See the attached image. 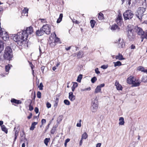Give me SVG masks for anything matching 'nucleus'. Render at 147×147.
<instances>
[{"instance_id": "bb28decb", "label": "nucleus", "mask_w": 147, "mask_h": 147, "mask_svg": "<svg viewBox=\"0 0 147 147\" xmlns=\"http://www.w3.org/2000/svg\"><path fill=\"white\" fill-rule=\"evenodd\" d=\"M113 63L114 64V66L115 67L117 66H120L122 65L120 61H117L116 62H114Z\"/></svg>"}, {"instance_id": "9b49d317", "label": "nucleus", "mask_w": 147, "mask_h": 147, "mask_svg": "<svg viewBox=\"0 0 147 147\" xmlns=\"http://www.w3.org/2000/svg\"><path fill=\"white\" fill-rule=\"evenodd\" d=\"M136 31L138 35H142L144 34V32L141 28L137 27L136 28Z\"/></svg>"}, {"instance_id": "7ed1b4c3", "label": "nucleus", "mask_w": 147, "mask_h": 147, "mask_svg": "<svg viewBox=\"0 0 147 147\" xmlns=\"http://www.w3.org/2000/svg\"><path fill=\"white\" fill-rule=\"evenodd\" d=\"M133 26L128 25L127 26V34L128 38L131 40H132L135 38V35L134 34V30Z\"/></svg>"}, {"instance_id": "4d7b16f0", "label": "nucleus", "mask_w": 147, "mask_h": 147, "mask_svg": "<svg viewBox=\"0 0 147 147\" xmlns=\"http://www.w3.org/2000/svg\"><path fill=\"white\" fill-rule=\"evenodd\" d=\"M126 0V3L127 4H128L129 5H130L131 4V0Z\"/></svg>"}, {"instance_id": "ddd939ff", "label": "nucleus", "mask_w": 147, "mask_h": 147, "mask_svg": "<svg viewBox=\"0 0 147 147\" xmlns=\"http://www.w3.org/2000/svg\"><path fill=\"white\" fill-rule=\"evenodd\" d=\"M44 33L43 30H42V28H41L40 30H38L36 32V35L38 36H40L44 34Z\"/></svg>"}, {"instance_id": "0eeeda50", "label": "nucleus", "mask_w": 147, "mask_h": 147, "mask_svg": "<svg viewBox=\"0 0 147 147\" xmlns=\"http://www.w3.org/2000/svg\"><path fill=\"white\" fill-rule=\"evenodd\" d=\"M145 8L142 7L138 8L136 12V15L140 20L142 19V17L144 15V13L145 11Z\"/></svg>"}, {"instance_id": "de8ad7c7", "label": "nucleus", "mask_w": 147, "mask_h": 147, "mask_svg": "<svg viewBox=\"0 0 147 147\" xmlns=\"http://www.w3.org/2000/svg\"><path fill=\"white\" fill-rule=\"evenodd\" d=\"M95 73L97 74H98L100 73V71H99L98 69V68H96L95 69Z\"/></svg>"}, {"instance_id": "4c0bfd02", "label": "nucleus", "mask_w": 147, "mask_h": 147, "mask_svg": "<svg viewBox=\"0 0 147 147\" xmlns=\"http://www.w3.org/2000/svg\"><path fill=\"white\" fill-rule=\"evenodd\" d=\"M56 131V127H53L51 130V133L52 134H53Z\"/></svg>"}, {"instance_id": "c756f323", "label": "nucleus", "mask_w": 147, "mask_h": 147, "mask_svg": "<svg viewBox=\"0 0 147 147\" xmlns=\"http://www.w3.org/2000/svg\"><path fill=\"white\" fill-rule=\"evenodd\" d=\"M98 18L99 20H102L103 18V14L102 13H100L98 14Z\"/></svg>"}, {"instance_id": "e2e57ef3", "label": "nucleus", "mask_w": 147, "mask_h": 147, "mask_svg": "<svg viewBox=\"0 0 147 147\" xmlns=\"http://www.w3.org/2000/svg\"><path fill=\"white\" fill-rule=\"evenodd\" d=\"M71 48V46H70L68 47H66L65 48V49L67 50V51H68V50H69Z\"/></svg>"}, {"instance_id": "052dcab7", "label": "nucleus", "mask_w": 147, "mask_h": 147, "mask_svg": "<svg viewBox=\"0 0 147 147\" xmlns=\"http://www.w3.org/2000/svg\"><path fill=\"white\" fill-rule=\"evenodd\" d=\"M135 48V46L133 45H132L131 46V49H134Z\"/></svg>"}, {"instance_id": "423d86ee", "label": "nucleus", "mask_w": 147, "mask_h": 147, "mask_svg": "<svg viewBox=\"0 0 147 147\" xmlns=\"http://www.w3.org/2000/svg\"><path fill=\"white\" fill-rule=\"evenodd\" d=\"M134 15V14H133V12L130 10L126 11L123 14L124 19L125 20L131 19Z\"/></svg>"}, {"instance_id": "72a5a7b5", "label": "nucleus", "mask_w": 147, "mask_h": 147, "mask_svg": "<svg viewBox=\"0 0 147 147\" xmlns=\"http://www.w3.org/2000/svg\"><path fill=\"white\" fill-rule=\"evenodd\" d=\"M83 54V53L82 52L79 51L78 54L77 56L79 58L82 57Z\"/></svg>"}, {"instance_id": "4be33fe9", "label": "nucleus", "mask_w": 147, "mask_h": 147, "mask_svg": "<svg viewBox=\"0 0 147 147\" xmlns=\"http://www.w3.org/2000/svg\"><path fill=\"white\" fill-rule=\"evenodd\" d=\"M3 41L0 40V53L2 51H3Z\"/></svg>"}, {"instance_id": "b1692460", "label": "nucleus", "mask_w": 147, "mask_h": 147, "mask_svg": "<svg viewBox=\"0 0 147 147\" xmlns=\"http://www.w3.org/2000/svg\"><path fill=\"white\" fill-rule=\"evenodd\" d=\"M1 129L2 130L5 132V133H7V129L6 127L4 125H2L1 126Z\"/></svg>"}, {"instance_id": "9d476101", "label": "nucleus", "mask_w": 147, "mask_h": 147, "mask_svg": "<svg viewBox=\"0 0 147 147\" xmlns=\"http://www.w3.org/2000/svg\"><path fill=\"white\" fill-rule=\"evenodd\" d=\"M115 42L117 43L118 42V47L119 48H123L125 46V44L123 42V40L121 39L120 38H119L118 41Z\"/></svg>"}, {"instance_id": "5fc2aeb1", "label": "nucleus", "mask_w": 147, "mask_h": 147, "mask_svg": "<svg viewBox=\"0 0 147 147\" xmlns=\"http://www.w3.org/2000/svg\"><path fill=\"white\" fill-rule=\"evenodd\" d=\"M101 145V143H98L96 144V147H100Z\"/></svg>"}, {"instance_id": "6e6d98bb", "label": "nucleus", "mask_w": 147, "mask_h": 147, "mask_svg": "<svg viewBox=\"0 0 147 147\" xmlns=\"http://www.w3.org/2000/svg\"><path fill=\"white\" fill-rule=\"evenodd\" d=\"M32 114L31 113H30V115L27 117L28 118V119H31V118L32 117Z\"/></svg>"}, {"instance_id": "c03bdc74", "label": "nucleus", "mask_w": 147, "mask_h": 147, "mask_svg": "<svg viewBox=\"0 0 147 147\" xmlns=\"http://www.w3.org/2000/svg\"><path fill=\"white\" fill-rule=\"evenodd\" d=\"M108 67V65H103L101 66V68L103 69H107Z\"/></svg>"}, {"instance_id": "e433bc0d", "label": "nucleus", "mask_w": 147, "mask_h": 147, "mask_svg": "<svg viewBox=\"0 0 147 147\" xmlns=\"http://www.w3.org/2000/svg\"><path fill=\"white\" fill-rule=\"evenodd\" d=\"M97 80L96 78L94 76L92 78L91 81L92 83H94Z\"/></svg>"}, {"instance_id": "13d9d810", "label": "nucleus", "mask_w": 147, "mask_h": 147, "mask_svg": "<svg viewBox=\"0 0 147 147\" xmlns=\"http://www.w3.org/2000/svg\"><path fill=\"white\" fill-rule=\"evenodd\" d=\"M18 132H19V131H18L17 130L15 131V136L17 135V136H18Z\"/></svg>"}, {"instance_id": "412c9836", "label": "nucleus", "mask_w": 147, "mask_h": 147, "mask_svg": "<svg viewBox=\"0 0 147 147\" xmlns=\"http://www.w3.org/2000/svg\"><path fill=\"white\" fill-rule=\"evenodd\" d=\"M111 29L112 30H118L119 29L117 25L116 24H114L111 26Z\"/></svg>"}, {"instance_id": "a211bd4d", "label": "nucleus", "mask_w": 147, "mask_h": 147, "mask_svg": "<svg viewBox=\"0 0 147 147\" xmlns=\"http://www.w3.org/2000/svg\"><path fill=\"white\" fill-rule=\"evenodd\" d=\"M119 125H123L125 123L124 119L123 117H120L119 119Z\"/></svg>"}, {"instance_id": "f257e3e1", "label": "nucleus", "mask_w": 147, "mask_h": 147, "mask_svg": "<svg viewBox=\"0 0 147 147\" xmlns=\"http://www.w3.org/2000/svg\"><path fill=\"white\" fill-rule=\"evenodd\" d=\"M33 28L31 26L26 28L25 30L17 33L13 37V40L19 46H22L23 42L27 39L28 35L33 32Z\"/></svg>"}, {"instance_id": "49530a36", "label": "nucleus", "mask_w": 147, "mask_h": 147, "mask_svg": "<svg viewBox=\"0 0 147 147\" xmlns=\"http://www.w3.org/2000/svg\"><path fill=\"white\" fill-rule=\"evenodd\" d=\"M40 20L41 22L42 23H46L47 22L46 20L45 19H40Z\"/></svg>"}, {"instance_id": "6ab92c4d", "label": "nucleus", "mask_w": 147, "mask_h": 147, "mask_svg": "<svg viewBox=\"0 0 147 147\" xmlns=\"http://www.w3.org/2000/svg\"><path fill=\"white\" fill-rule=\"evenodd\" d=\"M11 101L12 102H13L18 104H20L21 103V101L20 100H17L14 98L11 99Z\"/></svg>"}, {"instance_id": "f03ea898", "label": "nucleus", "mask_w": 147, "mask_h": 147, "mask_svg": "<svg viewBox=\"0 0 147 147\" xmlns=\"http://www.w3.org/2000/svg\"><path fill=\"white\" fill-rule=\"evenodd\" d=\"M3 57L5 59L11 60V59L12 58V49L10 47H7L5 48Z\"/></svg>"}, {"instance_id": "7c9ffc66", "label": "nucleus", "mask_w": 147, "mask_h": 147, "mask_svg": "<svg viewBox=\"0 0 147 147\" xmlns=\"http://www.w3.org/2000/svg\"><path fill=\"white\" fill-rule=\"evenodd\" d=\"M28 9L27 8H24V9L22 11V13H24V14H26L27 16V13Z\"/></svg>"}, {"instance_id": "20e7f679", "label": "nucleus", "mask_w": 147, "mask_h": 147, "mask_svg": "<svg viewBox=\"0 0 147 147\" xmlns=\"http://www.w3.org/2000/svg\"><path fill=\"white\" fill-rule=\"evenodd\" d=\"M127 82L129 84H132L133 86L134 87L139 86L141 83L140 81H138V80L136 81L132 76H130L127 78Z\"/></svg>"}, {"instance_id": "3c124183", "label": "nucleus", "mask_w": 147, "mask_h": 147, "mask_svg": "<svg viewBox=\"0 0 147 147\" xmlns=\"http://www.w3.org/2000/svg\"><path fill=\"white\" fill-rule=\"evenodd\" d=\"M46 123V120L44 119H42L41 120V123L42 125H43L44 123Z\"/></svg>"}, {"instance_id": "8fccbe9b", "label": "nucleus", "mask_w": 147, "mask_h": 147, "mask_svg": "<svg viewBox=\"0 0 147 147\" xmlns=\"http://www.w3.org/2000/svg\"><path fill=\"white\" fill-rule=\"evenodd\" d=\"M47 107L48 108H50L51 107V105L49 102H47Z\"/></svg>"}, {"instance_id": "f3484780", "label": "nucleus", "mask_w": 147, "mask_h": 147, "mask_svg": "<svg viewBox=\"0 0 147 147\" xmlns=\"http://www.w3.org/2000/svg\"><path fill=\"white\" fill-rule=\"evenodd\" d=\"M38 124V122H33L31 125L30 129L31 130H33L35 127V125Z\"/></svg>"}, {"instance_id": "09e8293b", "label": "nucleus", "mask_w": 147, "mask_h": 147, "mask_svg": "<svg viewBox=\"0 0 147 147\" xmlns=\"http://www.w3.org/2000/svg\"><path fill=\"white\" fill-rule=\"evenodd\" d=\"M20 136L22 137H23L24 136L25 137V134H24V131H22L21 133Z\"/></svg>"}, {"instance_id": "dca6fc26", "label": "nucleus", "mask_w": 147, "mask_h": 147, "mask_svg": "<svg viewBox=\"0 0 147 147\" xmlns=\"http://www.w3.org/2000/svg\"><path fill=\"white\" fill-rule=\"evenodd\" d=\"M53 36H54V37L55 38V39L54 42H55L56 44V43H61L59 39V38L57 37L56 34L55 32L54 33V34L53 35Z\"/></svg>"}, {"instance_id": "2f4dec72", "label": "nucleus", "mask_w": 147, "mask_h": 147, "mask_svg": "<svg viewBox=\"0 0 147 147\" xmlns=\"http://www.w3.org/2000/svg\"><path fill=\"white\" fill-rule=\"evenodd\" d=\"M50 140V138H46L44 140V142L46 146H47L48 145V143L49 142Z\"/></svg>"}, {"instance_id": "c85d7f7f", "label": "nucleus", "mask_w": 147, "mask_h": 147, "mask_svg": "<svg viewBox=\"0 0 147 147\" xmlns=\"http://www.w3.org/2000/svg\"><path fill=\"white\" fill-rule=\"evenodd\" d=\"M82 74H80L79 76H78L77 79V81L79 82H81V80L82 78Z\"/></svg>"}, {"instance_id": "a19ab883", "label": "nucleus", "mask_w": 147, "mask_h": 147, "mask_svg": "<svg viewBox=\"0 0 147 147\" xmlns=\"http://www.w3.org/2000/svg\"><path fill=\"white\" fill-rule=\"evenodd\" d=\"M56 45L55 42H51L50 43V45L52 47H54Z\"/></svg>"}, {"instance_id": "37998d69", "label": "nucleus", "mask_w": 147, "mask_h": 147, "mask_svg": "<svg viewBox=\"0 0 147 147\" xmlns=\"http://www.w3.org/2000/svg\"><path fill=\"white\" fill-rule=\"evenodd\" d=\"M31 102L30 104L29 105V110L30 111H32L33 109V107L31 105Z\"/></svg>"}, {"instance_id": "1a4fd4ad", "label": "nucleus", "mask_w": 147, "mask_h": 147, "mask_svg": "<svg viewBox=\"0 0 147 147\" xmlns=\"http://www.w3.org/2000/svg\"><path fill=\"white\" fill-rule=\"evenodd\" d=\"M115 21L118 25L121 26L122 24V19L121 14L120 12L119 13Z\"/></svg>"}, {"instance_id": "2eb2a0df", "label": "nucleus", "mask_w": 147, "mask_h": 147, "mask_svg": "<svg viewBox=\"0 0 147 147\" xmlns=\"http://www.w3.org/2000/svg\"><path fill=\"white\" fill-rule=\"evenodd\" d=\"M115 58L117 59H119L120 60H125V59L123 57V55L120 53H119L118 55L114 56Z\"/></svg>"}, {"instance_id": "c9c22d12", "label": "nucleus", "mask_w": 147, "mask_h": 147, "mask_svg": "<svg viewBox=\"0 0 147 147\" xmlns=\"http://www.w3.org/2000/svg\"><path fill=\"white\" fill-rule=\"evenodd\" d=\"M64 103L65 105H70V102L69 101L67 100H64Z\"/></svg>"}, {"instance_id": "864d4df0", "label": "nucleus", "mask_w": 147, "mask_h": 147, "mask_svg": "<svg viewBox=\"0 0 147 147\" xmlns=\"http://www.w3.org/2000/svg\"><path fill=\"white\" fill-rule=\"evenodd\" d=\"M34 111L36 113H38V108L37 107H35L34 109Z\"/></svg>"}, {"instance_id": "69168bd1", "label": "nucleus", "mask_w": 147, "mask_h": 147, "mask_svg": "<svg viewBox=\"0 0 147 147\" xmlns=\"http://www.w3.org/2000/svg\"><path fill=\"white\" fill-rule=\"evenodd\" d=\"M82 140V139H81V140H80V146H81L82 144V140Z\"/></svg>"}, {"instance_id": "603ef678", "label": "nucleus", "mask_w": 147, "mask_h": 147, "mask_svg": "<svg viewBox=\"0 0 147 147\" xmlns=\"http://www.w3.org/2000/svg\"><path fill=\"white\" fill-rule=\"evenodd\" d=\"M50 123H49L46 126L45 132H46L47 131V130H48L49 129Z\"/></svg>"}, {"instance_id": "4468645a", "label": "nucleus", "mask_w": 147, "mask_h": 147, "mask_svg": "<svg viewBox=\"0 0 147 147\" xmlns=\"http://www.w3.org/2000/svg\"><path fill=\"white\" fill-rule=\"evenodd\" d=\"M69 98L71 101H73L75 99V96L73 95V93L72 92H70L69 93Z\"/></svg>"}, {"instance_id": "473e14b6", "label": "nucleus", "mask_w": 147, "mask_h": 147, "mask_svg": "<svg viewBox=\"0 0 147 147\" xmlns=\"http://www.w3.org/2000/svg\"><path fill=\"white\" fill-rule=\"evenodd\" d=\"M90 23L91 24V26L92 28H93L94 27V26L95 24V22L93 20H91L90 21Z\"/></svg>"}, {"instance_id": "5701e85b", "label": "nucleus", "mask_w": 147, "mask_h": 147, "mask_svg": "<svg viewBox=\"0 0 147 147\" xmlns=\"http://www.w3.org/2000/svg\"><path fill=\"white\" fill-rule=\"evenodd\" d=\"M63 17V14L61 13L60 14L59 18L57 19V23H59L62 21V19Z\"/></svg>"}, {"instance_id": "393cba45", "label": "nucleus", "mask_w": 147, "mask_h": 147, "mask_svg": "<svg viewBox=\"0 0 147 147\" xmlns=\"http://www.w3.org/2000/svg\"><path fill=\"white\" fill-rule=\"evenodd\" d=\"M101 89L100 88L99 86H97L95 89L94 93H97L98 92H101Z\"/></svg>"}, {"instance_id": "bf43d9fd", "label": "nucleus", "mask_w": 147, "mask_h": 147, "mask_svg": "<svg viewBox=\"0 0 147 147\" xmlns=\"http://www.w3.org/2000/svg\"><path fill=\"white\" fill-rule=\"evenodd\" d=\"M105 86V84H100V85L98 86H99L100 87V88H101V87H102L104 86Z\"/></svg>"}, {"instance_id": "39448f33", "label": "nucleus", "mask_w": 147, "mask_h": 147, "mask_svg": "<svg viewBox=\"0 0 147 147\" xmlns=\"http://www.w3.org/2000/svg\"><path fill=\"white\" fill-rule=\"evenodd\" d=\"M98 101L96 98L93 99L92 101L91 109L92 112H95L96 111L98 108Z\"/></svg>"}, {"instance_id": "ea45409f", "label": "nucleus", "mask_w": 147, "mask_h": 147, "mask_svg": "<svg viewBox=\"0 0 147 147\" xmlns=\"http://www.w3.org/2000/svg\"><path fill=\"white\" fill-rule=\"evenodd\" d=\"M43 85L42 83L40 84L38 86V88L40 90H42L43 89Z\"/></svg>"}, {"instance_id": "338daca9", "label": "nucleus", "mask_w": 147, "mask_h": 147, "mask_svg": "<svg viewBox=\"0 0 147 147\" xmlns=\"http://www.w3.org/2000/svg\"><path fill=\"white\" fill-rule=\"evenodd\" d=\"M76 88L73 87V86L72 87L71 90L73 92H74V91L75 89Z\"/></svg>"}, {"instance_id": "a18cd8bd", "label": "nucleus", "mask_w": 147, "mask_h": 147, "mask_svg": "<svg viewBox=\"0 0 147 147\" xmlns=\"http://www.w3.org/2000/svg\"><path fill=\"white\" fill-rule=\"evenodd\" d=\"M73 84L72 86L75 88H76L78 86V83L76 82H73Z\"/></svg>"}, {"instance_id": "774afa93", "label": "nucleus", "mask_w": 147, "mask_h": 147, "mask_svg": "<svg viewBox=\"0 0 147 147\" xmlns=\"http://www.w3.org/2000/svg\"><path fill=\"white\" fill-rule=\"evenodd\" d=\"M3 121H0V126L2 125L3 124Z\"/></svg>"}, {"instance_id": "58836bf2", "label": "nucleus", "mask_w": 147, "mask_h": 147, "mask_svg": "<svg viewBox=\"0 0 147 147\" xmlns=\"http://www.w3.org/2000/svg\"><path fill=\"white\" fill-rule=\"evenodd\" d=\"M37 96L38 98H41V93L40 91H38L37 94Z\"/></svg>"}, {"instance_id": "f8f14e48", "label": "nucleus", "mask_w": 147, "mask_h": 147, "mask_svg": "<svg viewBox=\"0 0 147 147\" xmlns=\"http://www.w3.org/2000/svg\"><path fill=\"white\" fill-rule=\"evenodd\" d=\"M115 85L117 89L118 90H122V87L119 82L116 81L115 83Z\"/></svg>"}, {"instance_id": "6e6552de", "label": "nucleus", "mask_w": 147, "mask_h": 147, "mask_svg": "<svg viewBox=\"0 0 147 147\" xmlns=\"http://www.w3.org/2000/svg\"><path fill=\"white\" fill-rule=\"evenodd\" d=\"M42 30H43L44 33L47 34H49L51 33V27L48 24L43 25L41 27Z\"/></svg>"}, {"instance_id": "0e129e2a", "label": "nucleus", "mask_w": 147, "mask_h": 147, "mask_svg": "<svg viewBox=\"0 0 147 147\" xmlns=\"http://www.w3.org/2000/svg\"><path fill=\"white\" fill-rule=\"evenodd\" d=\"M69 141H70V139H69V138H67V139H66L65 142L66 143H67L68 142H69Z\"/></svg>"}, {"instance_id": "cd10ccee", "label": "nucleus", "mask_w": 147, "mask_h": 147, "mask_svg": "<svg viewBox=\"0 0 147 147\" xmlns=\"http://www.w3.org/2000/svg\"><path fill=\"white\" fill-rule=\"evenodd\" d=\"M142 81L144 82H147V76H144L142 78Z\"/></svg>"}, {"instance_id": "f704fd0d", "label": "nucleus", "mask_w": 147, "mask_h": 147, "mask_svg": "<svg viewBox=\"0 0 147 147\" xmlns=\"http://www.w3.org/2000/svg\"><path fill=\"white\" fill-rule=\"evenodd\" d=\"M10 68V67L9 65H7L5 66V69L6 71L7 72H8Z\"/></svg>"}, {"instance_id": "aec40b11", "label": "nucleus", "mask_w": 147, "mask_h": 147, "mask_svg": "<svg viewBox=\"0 0 147 147\" xmlns=\"http://www.w3.org/2000/svg\"><path fill=\"white\" fill-rule=\"evenodd\" d=\"M138 69L140 71H141L142 72L146 73L147 74V69H145L144 67L142 66H140L138 67Z\"/></svg>"}, {"instance_id": "680f3d73", "label": "nucleus", "mask_w": 147, "mask_h": 147, "mask_svg": "<svg viewBox=\"0 0 147 147\" xmlns=\"http://www.w3.org/2000/svg\"><path fill=\"white\" fill-rule=\"evenodd\" d=\"M76 126L78 127H80L81 126V123H77L76 125Z\"/></svg>"}, {"instance_id": "a878e982", "label": "nucleus", "mask_w": 147, "mask_h": 147, "mask_svg": "<svg viewBox=\"0 0 147 147\" xmlns=\"http://www.w3.org/2000/svg\"><path fill=\"white\" fill-rule=\"evenodd\" d=\"M88 137V135L86 132H84L82 135V138L81 139L82 140H83V139H86Z\"/></svg>"}, {"instance_id": "79ce46f5", "label": "nucleus", "mask_w": 147, "mask_h": 147, "mask_svg": "<svg viewBox=\"0 0 147 147\" xmlns=\"http://www.w3.org/2000/svg\"><path fill=\"white\" fill-rule=\"evenodd\" d=\"M58 101H59V99L57 98L56 99V100L55 101V104L54 105V107H57V105L58 104Z\"/></svg>"}]
</instances>
